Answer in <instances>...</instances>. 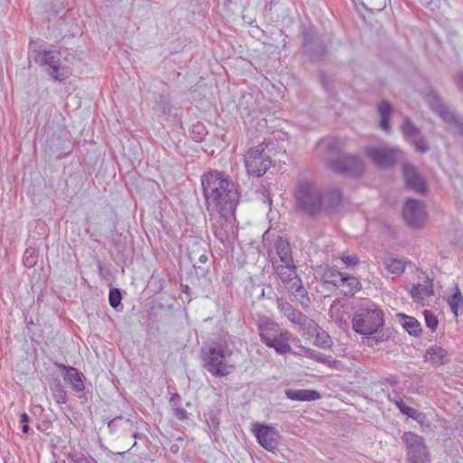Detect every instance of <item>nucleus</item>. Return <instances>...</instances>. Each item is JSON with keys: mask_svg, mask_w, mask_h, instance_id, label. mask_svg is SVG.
I'll return each mask as SVG.
<instances>
[{"mask_svg": "<svg viewBox=\"0 0 463 463\" xmlns=\"http://www.w3.org/2000/svg\"><path fill=\"white\" fill-rule=\"evenodd\" d=\"M201 183L207 209L218 212L224 218H231L238 204L239 194L229 175L211 171L202 175Z\"/></svg>", "mask_w": 463, "mask_h": 463, "instance_id": "nucleus-1", "label": "nucleus"}, {"mask_svg": "<svg viewBox=\"0 0 463 463\" xmlns=\"http://www.w3.org/2000/svg\"><path fill=\"white\" fill-rule=\"evenodd\" d=\"M29 44V58H33L40 66L55 80L63 81L72 74L75 56L67 49L37 51Z\"/></svg>", "mask_w": 463, "mask_h": 463, "instance_id": "nucleus-2", "label": "nucleus"}, {"mask_svg": "<svg viewBox=\"0 0 463 463\" xmlns=\"http://www.w3.org/2000/svg\"><path fill=\"white\" fill-rule=\"evenodd\" d=\"M258 331L260 341L268 347L273 348L278 354H286L291 352L289 340L291 334L269 319L263 318L258 322Z\"/></svg>", "mask_w": 463, "mask_h": 463, "instance_id": "nucleus-3", "label": "nucleus"}, {"mask_svg": "<svg viewBox=\"0 0 463 463\" xmlns=\"http://www.w3.org/2000/svg\"><path fill=\"white\" fill-rule=\"evenodd\" d=\"M232 355V351L227 345L214 343L206 351H203V366L213 376H227L235 369L233 364L226 363Z\"/></svg>", "mask_w": 463, "mask_h": 463, "instance_id": "nucleus-4", "label": "nucleus"}, {"mask_svg": "<svg viewBox=\"0 0 463 463\" xmlns=\"http://www.w3.org/2000/svg\"><path fill=\"white\" fill-rule=\"evenodd\" d=\"M353 329L360 335H372L383 325V312L373 302L362 303L355 311Z\"/></svg>", "mask_w": 463, "mask_h": 463, "instance_id": "nucleus-5", "label": "nucleus"}, {"mask_svg": "<svg viewBox=\"0 0 463 463\" xmlns=\"http://www.w3.org/2000/svg\"><path fill=\"white\" fill-rule=\"evenodd\" d=\"M298 208L310 216L317 214L323 206L320 190L307 181L301 182L295 193Z\"/></svg>", "mask_w": 463, "mask_h": 463, "instance_id": "nucleus-6", "label": "nucleus"}, {"mask_svg": "<svg viewBox=\"0 0 463 463\" xmlns=\"http://www.w3.org/2000/svg\"><path fill=\"white\" fill-rule=\"evenodd\" d=\"M266 146L261 143L250 147L244 156V165L247 173L260 177L266 174L271 165L270 156L265 153Z\"/></svg>", "mask_w": 463, "mask_h": 463, "instance_id": "nucleus-7", "label": "nucleus"}, {"mask_svg": "<svg viewBox=\"0 0 463 463\" xmlns=\"http://www.w3.org/2000/svg\"><path fill=\"white\" fill-rule=\"evenodd\" d=\"M429 101L432 110L441 118L444 123L450 126L449 131L463 137V118L455 111L450 110L436 92L430 93Z\"/></svg>", "mask_w": 463, "mask_h": 463, "instance_id": "nucleus-8", "label": "nucleus"}, {"mask_svg": "<svg viewBox=\"0 0 463 463\" xmlns=\"http://www.w3.org/2000/svg\"><path fill=\"white\" fill-rule=\"evenodd\" d=\"M407 450L408 463H428L429 454L422 437L408 431L401 437Z\"/></svg>", "mask_w": 463, "mask_h": 463, "instance_id": "nucleus-9", "label": "nucleus"}, {"mask_svg": "<svg viewBox=\"0 0 463 463\" xmlns=\"http://www.w3.org/2000/svg\"><path fill=\"white\" fill-rule=\"evenodd\" d=\"M367 156L379 168H392L403 157V153L397 147H369Z\"/></svg>", "mask_w": 463, "mask_h": 463, "instance_id": "nucleus-10", "label": "nucleus"}, {"mask_svg": "<svg viewBox=\"0 0 463 463\" xmlns=\"http://www.w3.org/2000/svg\"><path fill=\"white\" fill-rule=\"evenodd\" d=\"M328 167L336 174L348 177H357L364 170L363 160L354 155H345L336 160L327 163Z\"/></svg>", "mask_w": 463, "mask_h": 463, "instance_id": "nucleus-11", "label": "nucleus"}, {"mask_svg": "<svg viewBox=\"0 0 463 463\" xmlns=\"http://www.w3.org/2000/svg\"><path fill=\"white\" fill-rule=\"evenodd\" d=\"M302 47L305 54L312 60H320L326 53V49L321 37L313 27L304 30Z\"/></svg>", "mask_w": 463, "mask_h": 463, "instance_id": "nucleus-12", "label": "nucleus"}, {"mask_svg": "<svg viewBox=\"0 0 463 463\" xmlns=\"http://www.w3.org/2000/svg\"><path fill=\"white\" fill-rule=\"evenodd\" d=\"M403 218L407 225L412 228H420L426 220V211L422 202L408 199L403 206Z\"/></svg>", "mask_w": 463, "mask_h": 463, "instance_id": "nucleus-13", "label": "nucleus"}, {"mask_svg": "<svg viewBox=\"0 0 463 463\" xmlns=\"http://www.w3.org/2000/svg\"><path fill=\"white\" fill-rule=\"evenodd\" d=\"M277 307L281 315L292 325L298 326L304 330L308 325H313V319L307 317L283 298L277 299Z\"/></svg>", "mask_w": 463, "mask_h": 463, "instance_id": "nucleus-14", "label": "nucleus"}, {"mask_svg": "<svg viewBox=\"0 0 463 463\" xmlns=\"http://www.w3.org/2000/svg\"><path fill=\"white\" fill-rule=\"evenodd\" d=\"M253 432L256 435L258 442L265 449L273 451L277 448L279 435L273 427L257 423L253 427Z\"/></svg>", "mask_w": 463, "mask_h": 463, "instance_id": "nucleus-15", "label": "nucleus"}, {"mask_svg": "<svg viewBox=\"0 0 463 463\" xmlns=\"http://www.w3.org/2000/svg\"><path fill=\"white\" fill-rule=\"evenodd\" d=\"M402 170L406 186L416 193L424 194L427 192L426 183L417 169L411 164H404Z\"/></svg>", "mask_w": 463, "mask_h": 463, "instance_id": "nucleus-16", "label": "nucleus"}, {"mask_svg": "<svg viewBox=\"0 0 463 463\" xmlns=\"http://www.w3.org/2000/svg\"><path fill=\"white\" fill-rule=\"evenodd\" d=\"M305 331L310 337H314V345L322 348L328 349L332 345V340L329 335L323 330L313 320V325H308Z\"/></svg>", "mask_w": 463, "mask_h": 463, "instance_id": "nucleus-17", "label": "nucleus"}, {"mask_svg": "<svg viewBox=\"0 0 463 463\" xmlns=\"http://www.w3.org/2000/svg\"><path fill=\"white\" fill-rule=\"evenodd\" d=\"M275 270L286 288L287 286L296 285V283L301 280L297 274V267L294 261H292V263H281L277 265Z\"/></svg>", "mask_w": 463, "mask_h": 463, "instance_id": "nucleus-18", "label": "nucleus"}, {"mask_svg": "<svg viewBox=\"0 0 463 463\" xmlns=\"http://www.w3.org/2000/svg\"><path fill=\"white\" fill-rule=\"evenodd\" d=\"M343 142L335 137H328L321 140L317 146L318 153L324 154L326 157L335 156L340 152Z\"/></svg>", "mask_w": 463, "mask_h": 463, "instance_id": "nucleus-19", "label": "nucleus"}, {"mask_svg": "<svg viewBox=\"0 0 463 463\" xmlns=\"http://www.w3.org/2000/svg\"><path fill=\"white\" fill-rule=\"evenodd\" d=\"M285 395L289 400L298 402H311L321 398V394L316 390L286 389Z\"/></svg>", "mask_w": 463, "mask_h": 463, "instance_id": "nucleus-20", "label": "nucleus"}, {"mask_svg": "<svg viewBox=\"0 0 463 463\" xmlns=\"http://www.w3.org/2000/svg\"><path fill=\"white\" fill-rule=\"evenodd\" d=\"M220 220L216 221L213 223V233L214 236L222 243H225L230 241L231 236L232 234V227L230 223H228L229 218H224L220 215Z\"/></svg>", "mask_w": 463, "mask_h": 463, "instance_id": "nucleus-21", "label": "nucleus"}, {"mask_svg": "<svg viewBox=\"0 0 463 463\" xmlns=\"http://www.w3.org/2000/svg\"><path fill=\"white\" fill-rule=\"evenodd\" d=\"M434 294L432 281L427 279L423 283L413 285L411 289V298L417 302H422L426 298Z\"/></svg>", "mask_w": 463, "mask_h": 463, "instance_id": "nucleus-22", "label": "nucleus"}, {"mask_svg": "<svg viewBox=\"0 0 463 463\" xmlns=\"http://www.w3.org/2000/svg\"><path fill=\"white\" fill-rule=\"evenodd\" d=\"M388 400L391 402H393L403 415H406L418 421L420 420L422 413L419 412L417 410L413 408L405 405L402 398L396 392H393L392 395L389 394Z\"/></svg>", "mask_w": 463, "mask_h": 463, "instance_id": "nucleus-23", "label": "nucleus"}, {"mask_svg": "<svg viewBox=\"0 0 463 463\" xmlns=\"http://www.w3.org/2000/svg\"><path fill=\"white\" fill-rule=\"evenodd\" d=\"M337 275L341 279L342 286L345 287L344 290L345 296H354L361 289V283L357 278L338 271H333L332 275Z\"/></svg>", "mask_w": 463, "mask_h": 463, "instance_id": "nucleus-24", "label": "nucleus"}, {"mask_svg": "<svg viewBox=\"0 0 463 463\" xmlns=\"http://www.w3.org/2000/svg\"><path fill=\"white\" fill-rule=\"evenodd\" d=\"M287 288L304 309L309 307L311 300L307 289L303 287L301 280L300 282L296 283V285L287 286Z\"/></svg>", "mask_w": 463, "mask_h": 463, "instance_id": "nucleus-25", "label": "nucleus"}, {"mask_svg": "<svg viewBox=\"0 0 463 463\" xmlns=\"http://www.w3.org/2000/svg\"><path fill=\"white\" fill-rule=\"evenodd\" d=\"M448 352L440 346H430L425 354V360L435 364L442 365L447 363Z\"/></svg>", "mask_w": 463, "mask_h": 463, "instance_id": "nucleus-26", "label": "nucleus"}, {"mask_svg": "<svg viewBox=\"0 0 463 463\" xmlns=\"http://www.w3.org/2000/svg\"><path fill=\"white\" fill-rule=\"evenodd\" d=\"M83 378L84 375L74 367H69L67 373L64 374V380L69 383L77 392H82L85 389Z\"/></svg>", "mask_w": 463, "mask_h": 463, "instance_id": "nucleus-27", "label": "nucleus"}, {"mask_svg": "<svg viewBox=\"0 0 463 463\" xmlns=\"http://www.w3.org/2000/svg\"><path fill=\"white\" fill-rule=\"evenodd\" d=\"M392 110L393 108L386 100H382L378 105V113L381 117L380 127L386 133H390L392 129L390 124V118Z\"/></svg>", "mask_w": 463, "mask_h": 463, "instance_id": "nucleus-28", "label": "nucleus"}, {"mask_svg": "<svg viewBox=\"0 0 463 463\" xmlns=\"http://www.w3.org/2000/svg\"><path fill=\"white\" fill-rule=\"evenodd\" d=\"M276 251L281 263H292L291 247L288 240L279 237L275 243Z\"/></svg>", "mask_w": 463, "mask_h": 463, "instance_id": "nucleus-29", "label": "nucleus"}, {"mask_svg": "<svg viewBox=\"0 0 463 463\" xmlns=\"http://www.w3.org/2000/svg\"><path fill=\"white\" fill-rule=\"evenodd\" d=\"M398 317H400V322L402 326V327L411 335L414 336L420 335L421 333V326L420 322L412 317H408L404 314H399Z\"/></svg>", "mask_w": 463, "mask_h": 463, "instance_id": "nucleus-30", "label": "nucleus"}, {"mask_svg": "<svg viewBox=\"0 0 463 463\" xmlns=\"http://www.w3.org/2000/svg\"><path fill=\"white\" fill-rule=\"evenodd\" d=\"M343 204V192L338 187H333L328 191L327 206L332 210L338 211Z\"/></svg>", "mask_w": 463, "mask_h": 463, "instance_id": "nucleus-31", "label": "nucleus"}, {"mask_svg": "<svg viewBox=\"0 0 463 463\" xmlns=\"http://www.w3.org/2000/svg\"><path fill=\"white\" fill-rule=\"evenodd\" d=\"M448 303L455 317L458 316V308L463 307V296L456 286L455 292L448 298Z\"/></svg>", "mask_w": 463, "mask_h": 463, "instance_id": "nucleus-32", "label": "nucleus"}, {"mask_svg": "<svg viewBox=\"0 0 463 463\" xmlns=\"http://www.w3.org/2000/svg\"><path fill=\"white\" fill-rule=\"evenodd\" d=\"M383 263L386 269L394 274H401L405 269V263L399 259L387 257L384 259Z\"/></svg>", "mask_w": 463, "mask_h": 463, "instance_id": "nucleus-33", "label": "nucleus"}, {"mask_svg": "<svg viewBox=\"0 0 463 463\" xmlns=\"http://www.w3.org/2000/svg\"><path fill=\"white\" fill-rule=\"evenodd\" d=\"M402 131L405 137H411L412 139L420 135L419 128L411 120L409 117H405L403 118Z\"/></svg>", "mask_w": 463, "mask_h": 463, "instance_id": "nucleus-34", "label": "nucleus"}, {"mask_svg": "<svg viewBox=\"0 0 463 463\" xmlns=\"http://www.w3.org/2000/svg\"><path fill=\"white\" fill-rule=\"evenodd\" d=\"M362 6L370 13L383 11L386 6V0H361Z\"/></svg>", "mask_w": 463, "mask_h": 463, "instance_id": "nucleus-35", "label": "nucleus"}, {"mask_svg": "<svg viewBox=\"0 0 463 463\" xmlns=\"http://www.w3.org/2000/svg\"><path fill=\"white\" fill-rule=\"evenodd\" d=\"M154 109L158 116H165L171 112V106L164 96H160L154 107Z\"/></svg>", "mask_w": 463, "mask_h": 463, "instance_id": "nucleus-36", "label": "nucleus"}, {"mask_svg": "<svg viewBox=\"0 0 463 463\" xmlns=\"http://www.w3.org/2000/svg\"><path fill=\"white\" fill-rule=\"evenodd\" d=\"M121 293L118 288H110L109 294V301L112 307L116 308L118 307L121 303Z\"/></svg>", "mask_w": 463, "mask_h": 463, "instance_id": "nucleus-37", "label": "nucleus"}, {"mask_svg": "<svg viewBox=\"0 0 463 463\" xmlns=\"http://www.w3.org/2000/svg\"><path fill=\"white\" fill-rule=\"evenodd\" d=\"M191 134L194 141L201 142L203 140L206 132L202 124H196L193 126Z\"/></svg>", "mask_w": 463, "mask_h": 463, "instance_id": "nucleus-38", "label": "nucleus"}, {"mask_svg": "<svg viewBox=\"0 0 463 463\" xmlns=\"http://www.w3.org/2000/svg\"><path fill=\"white\" fill-rule=\"evenodd\" d=\"M412 144L414 145L415 146V149L418 151V152H420V153H427L430 149V146L428 145V142L426 140L425 137H414L412 139Z\"/></svg>", "mask_w": 463, "mask_h": 463, "instance_id": "nucleus-39", "label": "nucleus"}, {"mask_svg": "<svg viewBox=\"0 0 463 463\" xmlns=\"http://www.w3.org/2000/svg\"><path fill=\"white\" fill-rule=\"evenodd\" d=\"M423 315L425 317V322H426L427 326L430 329H431L432 331L436 330L437 326H438V319H437L436 316L429 310H425L423 312Z\"/></svg>", "mask_w": 463, "mask_h": 463, "instance_id": "nucleus-40", "label": "nucleus"}, {"mask_svg": "<svg viewBox=\"0 0 463 463\" xmlns=\"http://www.w3.org/2000/svg\"><path fill=\"white\" fill-rule=\"evenodd\" d=\"M305 354L319 363H326V356L312 349H306Z\"/></svg>", "mask_w": 463, "mask_h": 463, "instance_id": "nucleus-41", "label": "nucleus"}, {"mask_svg": "<svg viewBox=\"0 0 463 463\" xmlns=\"http://www.w3.org/2000/svg\"><path fill=\"white\" fill-rule=\"evenodd\" d=\"M53 396L57 403L63 404L67 402V395L64 389L54 390Z\"/></svg>", "mask_w": 463, "mask_h": 463, "instance_id": "nucleus-42", "label": "nucleus"}, {"mask_svg": "<svg viewBox=\"0 0 463 463\" xmlns=\"http://www.w3.org/2000/svg\"><path fill=\"white\" fill-rule=\"evenodd\" d=\"M73 463H98V461L90 455H80L76 457L73 460Z\"/></svg>", "mask_w": 463, "mask_h": 463, "instance_id": "nucleus-43", "label": "nucleus"}, {"mask_svg": "<svg viewBox=\"0 0 463 463\" xmlns=\"http://www.w3.org/2000/svg\"><path fill=\"white\" fill-rule=\"evenodd\" d=\"M173 415L179 420H183L187 417V411L180 406L173 409Z\"/></svg>", "mask_w": 463, "mask_h": 463, "instance_id": "nucleus-44", "label": "nucleus"}, {"mask_svg": "<svg viewBox=\"0 0 463 463\" xmlns=\"http://www.w3.org/2000/svg\"><path fill=\"white\" fill-rule=\"evenodd\" d=\"M342 260L346 266H354L358 263V258L356 255L343 256Z\"/></svg>", "mask_w": 463, "mask_h": 463, "instance_id": "nucleus-45", "label": "nucleus"}, {"mask_svg": "<svg viewBox=\"0 0 463 463\" xmlns=\"http://www.w3.org/2000/svg\"><path fill=\"white\" fill-rule=\"evenodd\" d=\"M20 421L21 423H23V427H22V431L26 434L28 433L29 431V426H28V421H29V416L27 413H22L21 414V417H20Z\"/></svg>", "mask_w": 463, "mask_h": 463, "instance_id": "nucleus-46", "label": "nucleus"}, {"mask_svg": "<svg viewBox=\"0 0 463 463\" xmlns=\"http://www.w3.org/2000/svg\"><path fill=\"white\" fill-rule=\"evenodd\" d=\"M169 403L172 409L180 406L181 396L178 393H174L169 400Z\"/></svg>", "mask_w": 463, "mask_h": 463, "instance_id": "nucleus-47", "label": "nucleus"}, {"mask_svg": "<svg viewBox=\"0 0 463 463\" xmlns=\"http://www.w3.org/2000/svg\"><path fill=\"white\" fill-rule=\"evenodd\" d=\"M456 84L458 89L463 91V72L458 74Z\"/></svg>", "mask_w": 463, "mask_h": 463, "instance_id": "nucleus-48", "label": "nucleus"}, {"mask_svg": "<svg viewBox=\"0 0 463 463\" xmlns=\"http://www.w3.org/2000/svg\"><path fill=\"white\" fill-rule=\"evenodd\" d=\"M122 420L123 418L121 416L116 417L109 422L108 427L112 430L116 426L117 422Z\"/></svg>", "mask_w": 463, "mask_h": 463, "instance_id": "nucleus-49", "label": "nucleus"}, {"mask_svg": "<svg viewBox=\"0 0 463 463\" xmlns=\"http://www.w3.org/2000/svg\"><path fill=\"white\" fill-rule=\"evenodd\" d=\"M59 389H64V388L61 385V381L59 379H57V380L54 381L53 386L52 387V390L53 392L54 390H59Z\"/></svg>", "mask_w": 463, "mask_h": 463, "instance_id": "nucleus-50", "label": "nucleus"}, {"mask_svg": "<svg viewBox=\"0 0 463 463\" xmlns=\"http://www.w3.org/2000/svg\"><path fill=\"white\" fill-rule=\"evenodd\" d=\"M55 365L58 368L64 370L66 373H67V369L70 367V366L64 365V364H60V363H56Z\"/></svg>", "mask_w": 463, "mask_h": 463, "instance_id": "nucleus-51", "label": "nucleus"}, {"mask_svg": "<svg viewBox=\"0 0 463 463\" xmlns=\"http://www.w3.org/2000/svg\"><path fill=\"white\" fill-rule=\"evenodd\" d=\"M207 256L206 255H201L200 258H199V261L201 263H205L207 261Z\"/></svg>", "mask_w": 463, "mask_h": 463, "instance_id": "nucleus-52", "label": "nucleus"}, {"mask_svg": "<svg viewBox=\"0 0 463 463\" xmlns=\"http://www.w3.org/2000/svg\"><path fill=\"white\" fill-rule=\"evenodd\" d=\"M131 437L134 438L135 439H137L140 437V434L138 432L135 431L131 434Z\"/></svg>", "mask_w": 463, "mask_h": 463, "instance_id": "nucleus-53", "label": "nucleus"}, {"mask_svg": "<svg viewBox=\"0 0 463 463\" xmlns=\"http://www.w3.org/2000/svg\"><path fill=\"white\" fill-rule=\"evenodd\" d=\"M129 450H130V449H128L127 451H123V452H117V453H116V455L123 457V456H124L126 453H128Z\"/></svg>", "mask_w": 463, "mask_h": 463, "instance_id": "nucleus-54", "label": "nucleus"}, {"mask_svg": "<svg viewBox=\"0 0 463 463\" xmlns=\"http://www.w3.org/2000/svg\"><path fill=\"white\" fill-rule=\"evenodd\" d=\"M396 383H397V380L396 379L391 380V384L392 385H394Z\"/></svg>", "mask_w": 463, "mask_h": 463, "instance_id": "nucleus-55", "label": "nucleus"}, {"mask_svg": "<svg viewBox=\"0 0 463 463\" xmlns=\"http://www.w3.org/2000/svg\"><path fill=\"white\" fill-rule=\"evenodd\" d=\"M125 422H126L127 424L133 425V422H132V421H130L129 420H125Z\"/></svg>", "mask_w": 463, "mask_h": 463, "instance_id": "nucleus-56", "label": "nucleus"}, {"mask_svg": "<svg viewBox=\"0 0 463 463\" xmlns=\"http://www.w3.org/2000/svg\"><path fill=\"white\" fill-rule=\"evenodd\" d=\"M137 446V441H135L131 447V449L135 448Z\"/></svg>", "mask_w": 463, "mask_h": 463, "instance_id": "nucleus-57", "label": "nucleus"}, {"mask_svg": "<svg viewBox=\"0 0 463 463\" xmlns=\"http://www.w3.org/2000/svg\"><path fill=\"white\" fill-rule=\"evenodd\" d=\"M268 203H269V204H271V199L270 198H268Z\"/></svg>", "mask_w": 463, "mask_h": 463, "instance_id": "nucleus-58", "label": "nucleus"}]
</instances>
